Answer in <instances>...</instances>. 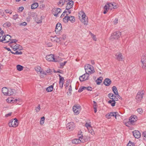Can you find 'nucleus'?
Returning a JSON list of instances; mask_svg holds the SVG:
<instances>
[{"label":"nucleus","instance_id":"nucleus-1","mask_svg":"<svg viewBox=\"0 0 146 146\" xmlns=\"http://www.w3.org/2000/svg\"><path fill=\"white\" fill-rule=\"evenodd\" d=\"M85 69L86 74H91L95 72L93 66L90 64H87L85 65Z\"/></svg>","mask_w":146,"mask_h":146},{"label":"nucleus","instance_id":"nucleus-2","mask_svg":"<svg viewBox=\"0 0 146 146\" xmlns=\"http://www.w3.org/2000/svg\"><path fill=\"white\" fill-rule=\"evenodd\" d=\"M121 36V33L119 31L115 32L112 33L110 37V39L112 41L114 40L117 39Z\"/></svg>","mask_w":146,"mask_h":146},{"label":"nucleus","instance_id":"nucleus-3","mask_svg":"<svg viewBox=\"0 0 146 146\" xmlns=\"http://www.w3.org/2000/svg\"><path fill=\"white\" fill-rule=\"evenodd\" d=\"M80 133H82V132H79L78 133V137L79 139H75L73 140L72 141V143L77 144L80 143L81 142H85L84 140H83L82 139L81 140V139H82V134H81Z\"/></svg>","mask_w":146,"mask_h":146},{"label":"nucleus","instance_id":"nucleus-4","mask_svg":"<svg viewBox=\"0 0 146 146\" xmlns=\"http://www.w3.org/2000/svg\"><path fill=\"white\" fill-rule=\"evenodd\" d=\"M9 127H16L18 125V120L16 118L11 119L8 123Z\"/></svg>","mask_w":146,"mask_h":146},{"label":"nucleus","instance_id":"nucleus-5","mask_svg":"<svg viewBox=\"0 0 146 146\" xmlns=\"http://www.w3.org/2000/svg\"><path fill=\"white\" fill-rule=\"evenodd\" d=\"M74 3V2L73 1H69L67 3L66 9L69 11L68 14H70L71 13V11L70 10V9L72 7Z\"/></svg>","mask_w":146,"mask_h":146},{"label":"nucleus","instance_id":"nucleus-6","mask_svg":"<svg viewBox=\"0 0 146 146\" xmlns=\"http://www.w3.org/2000/svg\"><path fill=\"white\" fill-rule=\"evenodd\" d=\"M143 90L138 92L136 97V99L137 102H140L141 101L143 97Z\"/></svg>","mask_w":146,"mask_h":146},{"label":"nucleus","instance_id":"nucleus-7","mask_svg":"<svg viewBox=\"0 0 146 146\" xmlns=\"http://www.w3.org/2000/svg\"><path fill=\"white\" fill-rule=\"evenodd\" d=\"M82 13V19L81 20V22L84 25H87L88 23V18L86 17L85 14L83 12H81Z\"/></svg>","mask_w":146,"mask_h":146},{"label":"nucleus","instance_id":"nucleus-8","mask_svg":"<svg viewBox=\"0 0 146 146\" xmlns=\"http://www.w3.org/2000/svg\"><path fill=\"white\" fill-rule=\"evenodd\" d=\"M11 36L8 35H5L2 37L3 40L2 42L6 43L9 42L11 40Z\"/></svg>","mask_w":146,"mask_h":146},{"label":"nucleus","instance_id":"nucleus-9","mask_svg":"<svg viewBox=\"0 0 146 146\" xmlns=\"http://www.w3.org/2000/svg\"><path fill=\"white\" fill-rule=\"evenodd\" d=\"M118 114V112H111L108 113L106 115V117L108 119L111 118L112 116L115 117V118L116 119V116Z\"/></svg>","mask_w":146,"mask_h":146},{"label":"nucleus","instance_id":"nucleus-10","mask_svg":"<svg viewBox=\"0 0 146 146\" xmlns=\"http://www.w3.org/2000/svg\"><path fill=\"white\" fill-rule=\"evenodd\" d=\"M75 127V125L73 122H70L67 125L66 128L69 131H72Z\"/></svg>","mask_w":146,"mask_h":146},{"label":"nucleus","instance_id":"nucleus-11","mask_svg":"<svg viewBox=\"0 0 146 146\" xmlns=\"http://www.w3.org/2000/svg\"><path fill=\"white\" fill-rule=\"evenodd\" d=\"M46 60L49 61H54V62H57V61L55 59L54 56L53 54H50L48 55L46 57Z\"/></svg>","mask_w":146,"mask_h":146},{"label":"nucleus","instance_id":"nucleus-12","mask_svg":"<svg viewBox=\"0 0 146 146\" xmlns=\"http://www.w3.org/2000/svg\"><path fill=\"white\" fill-rule=\"evenodd\" d=\"M141 62L142 63L141 65L143 69H145L146 67V56H142L141 58Z\"/></svg>","mask_w":146,"mask_h":146},{"label":"nucleus","instance_id":"nucleus-13","mask_svg":"<svg viewBox=\"0 0 146 146\" xmlns=\"http://www.w3.org/2000/svg\"><path fill=\"white\" fill-rule=\"evenodd\" d=\"M62 10L59 8H57L55 9H53V14L54 16L56 17H58V14L62 12Z\"/></svg>","mask_w":146,"mask_h":146},{"label":"nucleus","instance_id":"nucleus-14","mask_svg":"<svg viewBox=\"0 0 146 146\" xmlns=\"http://www.w3.org/2000/svg\"><path fill=\"white\" fill-rule=\"evenodd\" d=\"M58 76L59 77V87L60 88H62L63 87V85L64 82V78L61 76L60 74H58Z\"/></svg>","mask_w":146,"mask_h":146},{"label":"nucleus","instance_id":"nucleus-15","mask_svg":"<svg viewBox=\"0 0 146 146\" xmlns=\"http://www.w3.org/2000/svg\"><path fill=\"white\" fill-rule=\"evenodd\" d=\"M137 117L136 116L133 115L131 116L129 119V122H131V124L133 123L137 120Z\"/></svg>","mask_w":146,"mask_h":146},{"label":"nucleus","instance_id":"nucleus-16","mask_svg":"<svg viewBox=\"0 0 146 146\" xmlns=\"http://www.w3.org/2000/svg\"><path fill=\"white\" fill-rule=\"evenodd\" d=\"M115 56L117 60L119 61H122L123 58L122 53L120 52H117L115 54Z\"/></svg>","mask_w":146,"mask_h":146},{"label":"nucleus","instance_id":"nucleus-17","mask_svg":"<svg viewBox=\"0 0 146 146\" xmlns=\"http://www.w3.org/2000/svg\"><path fill=\"white\" fill-rule=\"evenodd\" d=\"M134 137L137 139L139 138L141 136L140 133L138 130H135L132 132Z\"/></svg>","mask_w":146,"mask_h":146},{"label":"nucleus","instance_id":"nucleus-18","mask_svg":"<svg viewBox=\"0 0 146 146\" xmlns=\"http://www.w3.org/2000/svg\"><path fill=\"white\" fill-rule=\"evenodd\" d=\"M87 77H85V74H83L79 77V80L81 82H83L89 79V75H87Z\"/></svg>","mask_w":146,"mask_h":146},{"label":"nucleus","instance_id":"nucleus-19","mask_svg":"<svg viewBox=\"0 0 146 146\" xmlns=\"http://www.w3.org/2000/svg\"><path fill=\"white\" fill-rule=\"evenodd\" d=\"M62 29L61 24L60 23H58L57 24L56 27L55 29V31L56 32H58L60 31Z\"/></svg>","mask_w":146,"mask_h":146},{"label":"nucleus","instance_id":"nucleus-20","mask_svg":"<svg viewBox=\"0 0 146 146\" xmlns=\"http://www.w3.org/2000/svg\"><path fill=\"white\" fill-rule=\"evenodd\" d=\"M111 80L108 78L105 79L104 81V84L106 86H108L111 83Z\"/></svg>","mask_w":146,"mask_h":146},{"label":"nucleus","instance_id":"nucleus-21","mask_svg":"<svg viewBox=\"0 0 146 146\" xmlns=\"http://www.w3.org/2000/svg\"><path fill=\"white\" fill-rule=\"evenodd\" d=\"M36 71L40 72V76L41 78H42L44 77V76L43 75V74L45 75H46V72L44 71L42 69L40 70L39 69H38V70H36Z\"/></svg>","mask_w":146,"mask_h":146},{"label":"nucleus","instance_id":"nucleus-22","mask_svg":"<svg viewBox=\"0 0 146 146\" xmlns=\"http://www.w3.org/2000/svg\"><path fill=\"white\" fill-rule=\"evenodd\" d=\"M15 90L14 89L11 88L8 89L7 96H10L13 95L14 93V91Z\"/></svg>","mask_w":146,"mask_h":146},{"label":"nucleus","instance_id":"nucleus-23","mask_svg":"<svg viewBox=\"0 0 146 146\" xmlns=\"http://www.w3.org/2000/svg\"><path fill=\"white\" fill-rule=\"evenodd\" d=\"M8 89L6 87L3 88L2 89V92L3 94L5 96H7Z\"/></svg>","mask_w":146,"mask_h":146},{"label":"nucleus","instance_id":"nucleus-24","mask_svg":"<svg viewBox=\"0 0 146 146\" xmlns=\"http://www.w3.org/2000/svg\"><path fill=\"white\" fill-rule=\"evenodd\" d=\"M111 100H110L108 102V103L111 104V106H114L115 105L116 102L114 101V100H113V98H111Z\"/></svg>","mask_w":146,"mask_h":146},{"label":"nucleus","instance_id":"nucleus-25","mask_svg":"<svg viewBox=\"0 0 146 146\" xmlns=\"http://www.w3.org/2000/svg\"><path fill=\"white\" fill-rule=\"evenodd\" d=\"M38 6V3H35L33 4L31 6V8L32 9H35Z\"/></svg>","mask_w":146,"mask_h":146},{"label":"nucleus","instance_id":"nucleus-26","mask_svg":"<svg viewBox=\"0 0 146 146\" xmlns=\"http://www.w3.org/2000/svg\"><path fill=\"white\" fill-rule=\"evenodd\" d=\"M103 79V78L102 77H100L98 78L96 80L97 84L98 85H100L102 82Z\"/></svg>","mask_w":146,"mask_h":146},{"label":"nucleus","instance_id":"nucleus-27","mask_svg":"<svg viewBox=\"0 0 146 146\" xmlns=\"http://www.w3.org/2000/svg\"><path fill=\"white\" fill-rule=\"evenodd\" d=\"M108 5H110V6H111L113 9H115L117 8V5L115 3H108Z\"/></svg>","mask_w":146,"mask_h":146},{"label":"nucleus","instance_id":"nucleus-28","mask_svg":"<svg viewBox=\"0 0 146 146\" xmlns=\"http://www.w3.org/2000/svg\"><path fill=\"white\" fill-rule=\"evenodd\" d=\"M53 86L52 85H51L46 88V91L48 92H51L53 90Z\"/></svg>","mask_w":146,"mask_h":146},{"label":"nucleus","instance_id":"nucleus-29","mask_svg":"<svg viewBox=\"0 0 146 146\" xmlns=\"http://www.w3.org/2000/svg\"><path fill=\"white\" fill-rule=\"evenodd\" d=\"M112 88L113 92L115 95L117 93H118L117 88L116 86H114L112 87Z\"/></svg>","mask_w":146,"mask_h":146},{"label":"nucleus","instance_id":"nucleus-30","mask_svg":"<svg viewBox=\"0 0 146 146\" xmlns=\"http://www.w3.org/2000/svg\"><path fill=\"white\" fill-rule=\"evenodd\" d=\"M23 66L20 65L18 64L17 66V68L18 70L21 71L23 69Z\"/></svg>","mask_w":146,"mask_h":146},{"label":"nucleus","instance_id":"nucleus-31","mask_svg":"<svg viewBox=\"0 0 146 146\" xmlns=\"http://www.w3.org/2000/svg\"><path fill=\"white\" fill-rule=\"evenodd\" d=\"M72 109L73 110V111L75 114L77 115L79 113V111L78 110V109L75 108V107L73 106Z\"/></svg>","mask_w":146,"mask_h":146},{"label":"nucleus","instance_id":"nucleus-32","mask_svg":"<svg viewBox=\"0 0 146 146\" xmlns=\"http://www.w3.org/2000/svg\"><path fill=\"white\" fill-rule=\"evenodd\" d=\"M14 46L19 50H21L22 49V46L19 44H16Z\"/></svg>","mask_w":146,"mask_h":146},{"label":"nucleus","instance_id":"nucleus-33","mask_svg":"<svg viewBox=\"0 0 146 146\" xmlns=\"http://www.w3.org/2000/svg\"><path fill=\"white\" fill-rule=\"evenodd\" d=\"M86 89V87L85 86H82L80 87L78 90V92H82L84 90Z\"/></svg>","mask_w":146,"mask_h":146},{"label":"nucleus","instance_id":"nucleus-34","mask_svg":"<svg viewBox=\"0 0 146 146\" xmlns=\"http://www.w3.org/2000/svg\"><path fill=\"white\" fill-rule=\"evenodd\" d=\"M70 21L71 23H73L75 21V20L74 16H70Z\"/></svg>","mask_w":146,"mask_h":146},{"label":"nucleus","instance_id":"nucleus-35","mask_svg":"<svg viewBox=\"0 0 146 146\" xmlns=\"http://www.w3.org/2000/svg\"><path fill=\"white\" fill-rule=\"evenodd\" d=\"M29 15L31 17H35L37 16L36 13L34 12H31L29 14Z\"/></svg>","mask_w":146,"mask_h":146},{"label":"nucleus","instance_id":"nucleus-36","mask_svg":"<svg viewBox=\"0 0 146 146\" xmlns=\"http://www.w3.org/2000/svg\"><path fill=\"white\" fill-rule=\"evenodd\" d=\"M89 132L92 135H93L95 134V133L94 130L92 129V127L88 129Z\"/></svg>","mask_w":146,"mask_h":146},{"label":"nucleus","instance_id":"nucleus-37","mask_svg":"<svg viewBox=\"0 0 146 146\" xmlns=\"http://www.w3.org/2000/svg\"><path fill=\"white\" fill-rule=\"evenodd\" d=\"M3 25L4 27H9L11 25V23L9 22H7L5 23Z\"/></svg>","mask_w":146,"mask_h":146},{"label":"nucleus","instance_id":"nucleus-38","mask_svg":"<svg viewBox=\"0 0 146 146\" xmlns=\"http://www.w3.org/2000/svg\"><path fill=\"white\" fill-rule=\"evenodd\" d=\"M44 117H43L41 118L40 121V124L41 125H42L44 123Z\"/></svg>","mask_w":146,"mask_h":146},{"label":"nucleus","instance_id":"nucleus-39","mask_svg":"<svg viewBox=\"0 0 146 146\" xmlns=\"http://www.w3.org/2000/svg\"><path fill=\"white\" fill-rule=\"evenodd\" d=\"M67 61H64V62L62 63H60V68H62L63 67V66H65L66 64V63H67Z\"/></svg>","mask_w":146,"mask_h":146},{"label":"nucleus","instance_id":"nucleus-40","mask_svg":"<svg viewBox=\"0 0 146 146\" xmlns=\"http://www.w3.org/2000/svg\"><path fill=\"white\" fill-rule=\"evenodd\" d=\"M135 144L130 141H129L128 143L127 144V146H135Z\"/></svg>","mask_w":146,"mask_h":146},{"label":"nucleus","instance_id":"nucleus-41","mask_svg":"<svg viewBox=\"0 0 146 146\" xmlns=\"http://www.w3.org/2000/svg\"><path fill=\"white\" fill-rule=\"evenodd\" d=\"M68 90L69 91V94L67 93L68 95H70L72 94V91L71 85H70L69 87Z\"/></svg>","mask_w":146,"mask_h":146},{"label":"nucleus","instance_id":"nucleus-42","mask_svg":"<svg viewBox=\"0 0 146 146\" xmlns=\"http://www.w3.org/2000/svg\"><path fill=\"white\" fill-rule=\"evenodd\" d=\"M142 136L144 139L146 141V131H145L143 133Z\"/></svg>","mask_w":146,"mask_h":146},{"label":"nucleus","instance_id":"nucleus-43","mask_svg":"<svg viewBox=\"0 0 146 146\" xmlns=\"http://www.w3.org/2000/svg\"><path fill=\"white\" fill-rule=\"evenodd\" d=\"M109 6H110V5H108V3H107L104 6V9L106 10H108V9H109Z\"/></svg>","mask_w":146,"mask_h":146},{"label":"nucleus","instance_id":"nucleus-44","mask_svg":"<svg viewBox=\"0 0 146 146\" xmlns=\"http://www.w3.org/2000/svg\"><path fill=\"white\" fill-rule=\"evenodd\" d=\"M63 21L65 23H67L68 22L67 19V15H66L64 18H63Z\"/></svg>","mask_w":146,"mask_h":146},{"label":"nucleus","instance_id":"nucleus-45","mask_svg":"<svg viewBox=\"0 0 146 146\" xmlns=\"http://www.w3.org/2000/svg\"><path fill=\"white\" fill-rule=\"evenodd\" d=\"M137 112L140 114H141L143 112L142 109L141 108H139L137 110Z\"/></svg>","mask_w":146,"mask_h":146},{"label":"nucleus","instance_id":"nucleus-46","mask_svg":"<svg viewBox=\"0 0 146 146\" xmlns=\"http://www.w3.org/2000/svg\"><path fill=\"white\" fill-rule=\"evenodd\" d=\"M19 15L18 14H16L13 16V18L15 20H16L18 18Z\"/></svg>","mask_w":146,"mask_h":146},{"label":"nucleus","instance_id":"nucleus-47","mask_svg":"<svg viewBox=\"0 0 146 146\" xmlns=\"http://www.w3.org/2000/svg\"><path fill=\"white\" fill-rule=\"evenodd\" d=\"M67 10H66V9H65L64 11L63 12V13L60 16L61 18H63L65 14H66V12H67Z\"/></svg>","mask_w":146,"mask_h":146},{"label":"nucleus","instance_id":"nucleus-48","mask_svg":"<svg viewBox=\"0 0 146 146\" xmlns=\"http://www.w3.org/2000/svg\"><path fill=\"white\" fill-rule=\"evenodd\" d=\"M58 4L59 5H61V6H62L64 5V2L63 0H60L58 3Z\"/></svg>","mask_w":146,"mask_h":146},{"label":"nucleus","instance_id":"nucleus-49","mask_svg":"<svg viewBox=\"0 0 146 146\" xmlns=\"http://www.w3.org/2000/svg\"><path fill=\"white\" fill-rule=\"evenodd\" d=\"M56 38L58 39V41H56V42H61L62 41V38L61 37H57L56 36H54V38Z\"/></svg>","mask_w":146,"mask_h":146},{"label":"nucleus","instance_id":"nucleus-50","mask_svg":"<svg viewBox=\"0 0 146 146\" xmlns=\"http://www.w3.org/2000/svg\"><path fill=\"white\" fill-rule=\"evenodd\" d=\"M40 109V105L39 104L37 108H36V112H39Z\"/></svg>","mask_w":146,"mask_h":146},{"label":"nucleus","instance_id":"nucleus-51","mask_svg":"<svg viewBox=\"0 0 146 146\" xmlns=\"http://www.w3.org/2000/svg\"><path fill=\"white\" fill-rule=\"evenodd\" d=\"M114 94L112 93H110L108 94V96L110 99L112 98V97H114Z\"/></svg>","mask_w":146,"mask_h":146},{"label":"nucleus","instance_id":"nucleus-52","mask_svg":"<svg viewBox=\"0 0 146 146\" xmlns=\"http://www.w3.org/2000/svg\"><path fill=\"white\" fill-rule=\"evenodd\" d=\"M73 107H75V108L78 109V110L80 109L81 107L80 105H74V106H73Z\"/></svg>","mask_w":146,"mask_h":146},{"label":"nucleus","instance_id":"nucleus-53","mask_svg":"<svg viewBox=\"0 0 146 146\" xmlns=\"http://www.w3.org/2000/svg\"><path fill=\"white\" fill-rule=\"evenodd\" d=\"M11 41L9 43V44H11L13 43H16L17 42V40L16 39H12V40H11Z\"/></svg>","mask_w":146,"mask_h":146},{"label":"nucleus","instance_id":"nucleus-54","mask_svg":"<svg viewBox=\"0 0 146 146\" xmlns=\"http://www.w3.org/2000/svg\"><path fill=\"white\" fill-rule=\"evenodd\" d=\"M6 13H9L10 14H11L12 12V11L9 9H6L5 10Z\"/></svg>","mask_w":146,"mask_h":146},{"label":"nucleus","instance_id":"nucleus-55","mask_svg":"<svg viewBox=\"0 0 146 146\" xmlns=\"http://www.w3.org/2000/svg\"><path fill=\"white\" fill-rule=\"evenodd\" d=\"M0 14L3 17H6V15L4 14V13L2 11H0Z\"/></svg>","mask_w":146,"mask_h":146},{"label":"nucleus","instance_id":"nucleus-56","mask_svg":"<svg viewBox=\"0 0 146 146\" xmlns=\"http://www.w3.org/2000/svg\"><path fill=\"white\" fill-rule=\"evenodd\" d=\"M92 88L90 86L86 87V89L88 91H92Z\"/></svg>","mask_w":146,"mask_h":146},{"label":"nucleus","instance_id":"nucleus-57","mask_svg":"<svg viewBox=\"0 0 146 146\" xmlns=\"http://www.w3.org/2000/svg\"><path fill=\"white\" fill-rule=\"evenodd\" d=\"M118 19L117 18H115L113 21V23L114 25H116L118 23Z\"/></svg>","mask_w":146,"mask_h":146},{"label":"nucleus","instance_id":"nucleus-58","mask_svg":"<svg viewBox=\"0 0 146 146\" xmlns=\"http://www.w3.org/2000/svg\"><path fill=\"white\" fill-rule=\"evenodd\" d=\"M85 126L87 128H88V127H89L90 128L91 127L90 124L88 123H86Z\"/></svg>","mask_w":146,"mask_h":146},{"label":"nucleus","instance_id":"nucleus-59","mask_svg":"<svg viewBox=\"0 0 146 146\" xmlns=\"http://www.w3.org/2000/svg\"><path fill=\"white\" fill-rule=\"evenodd\" d=\"M125 124L127 126H128V127H129L130 125V124H131V122H129V120L126 123H125Z\"/></svg>","mask_w":146,"mask_h":146},{"label":"nucleus","instance_id":"nucleus-60","mask_svg":"<svg viewBox=\"0 0 146 146\" xmlns=\"http://www.w3.org/2000/svg\"><path fill=\"white\" fill-rule=\"evenodd\" d=\"M15 54H22V52L21 51L18 52V51H17L15 52Z\"/></svg>","mask_w":146,"mask_h":146},{"label":"nucleus","instance_id":"nucleus-61","mask_svg":"<svg viewBox=\"0 0 146 146\" xmlns=\"http://www.w3.org/2000/svg\"><path fill=\"white\" fill-rule=\"evenodd\" d=\"M20 25L25 26L27 25V23L26 22H24L20 24Z\"/></svg>","mask_w":146,"mask_h":146},{"label":"nucleus","instance_id":"nucleus-62","mask_svg":"<svg viewBox=\"0 0 146 146\" xmlns=\"http://www.w3.org/2000/svg\"><path fill=\"white\" fill-rule=\"evenodd\" d=\"M113 98V100H114V101H117L118 100V98H117V96H114Z\"/></svg>","mask_w":146,"mask_h":146},{"label":"nucleus","instance_id":"nucleus-63","mask_svg":"<svg viewBox=\"0 0 146 146\" xmlns=\"http://www.w3.org/2000/svg\"><path fill=\"white\" fill-rule=\"evenodd\" d=\"M117 98H119V99H122V98L120 96V95L118 93H117L115 95Z\"/></svg>","mask_w":146,"mask_h":146},{"label":"nucleus","instance_id":"nucleus-64","mask_svg":"<svg viewBox=\"0 0 146 146\" xmlns=\"http://www.w3.org/2000/svg\"><path fill=\"white\" fill-rule=\"evenodd\" d=\"M46 73H50V74H51V72H52V71L50 69H49L47 70L46 71Z\"/></svg>","mask_w":146,"mask_h":146}]
</instances>
